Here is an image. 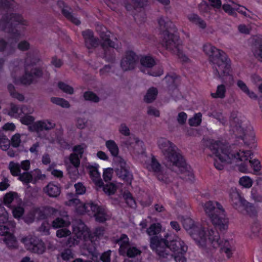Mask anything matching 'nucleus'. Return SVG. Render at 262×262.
I'll return each mask as SVG.
<instances>
[{
  "instance_id": "obj_1",
  "label": "nucleus",
  "mask_w": 262,
  "mask_h": 262,
  "mask_svg": "<svg viewBox=\"0 0 262 262\" xmlns=\"http://www.w3.org/2000/svg\"><path fill=\"white\" fill-rule=\"evenodd\" d=\"M158 145L163 156V164L165 166L178 174H184L181 177L182 179L192 180L193 174L177 147L164 138L158 140Z\"/></svg>"
},
{
  "instance_id": "obj_2",
  "label": "nucleus",
  "mask_w": 262,
  "mask_h": 262,
  "mask_svg": "<svg viewBox=\"0 0 262 262\" xmlns=\"http://www.w3.org/2000/svg\"><path fill=\"white\" fill-rule=\"evenodd\" d=\"M21 24L27 25L21 15L16 13H8L3 15L0 20V29L10 34L9 41L0 39V52L7 55L13 54L16 50V42L21 37L19 31L15 28V25Z\"/></svg>"
},
{
  "instance_id": "obj_3",
  "label": "nucleus",
  "mask_w": 262,
  "mask_h": 262,
  "mask_svg": "<svg viewBox=\"0 0 262 262\" xmlns=\"http://www.w3.org/2000/svg\"><path fill=\"white\" fill-rule=\"evenodd\" d=\"M209 148L216 158L214 159V165L218 170L223 169L226 164L232 163L233 161H246L251 155L249 150L240 149L238 151L231 152L227 146L220 141L214 140L210 142Z\"/></svg>"
},
{
  "instance_id": "obj_4",
  "label": "nucleus",
  "mask_w": 262,
  "mask_h": 262,
  "mask_svg": "<svg viewBox=\"0 0 262 262\" xmlns=\"http://www.w3.org/2000/svg\"><path fill=\"white\" fill-rule=\"evenodd\" d=\"M167 235L164 241L159 244V241L152 239L151 249L158 256L161 261L166 262L172 259L174 255L185 253L187 251V246L180 238L173 239H168Z\"/></svg>"
},
{
  "instance_id": "obj_5",
  "label": "nucleus",
  "mask_w": 262,
  "mask_h": 262,
  "mask_svg": "<svg viewBox=\"0 0 262 262\" xmlns=\"http://www.w3.org/2000/svg\"><path fill=\"white\" fill-rule=\"evenodd\" d=\"M203 51L209 56L213 73L215 77L222 79L224 76L229 75L231 68L230 60L224 51L209 43L203 46Z\"/></svg>"
},
{
  "instance_id": "obj_6",
  "label": "nucleus",
  "mask_w": 262,
  "mask_h": 262,
  "mask_svg": "<svg viewBox=\"0 0 262 262\" xmlns=\"http://www.w3.org/2000/svg\"><path fill=\"white\" fill-rule=\"evenodd\" d=\"M203 207L206 215L217 229L220 231L228 229V220L224 209L219 203L209 201L204 204Z\"/></svg>"
},
{
  "instance_id": "obj_7",
  "label": "nucleus",
  "mask_w": 262,
  "mask_h": 262,
  "mask_svg": "<svg viewBox=\"0 0 262 262\" xmlns=\"http://www.w3.org/2000/svg\"><path fill=\"white\" fill-rule=\"evenodd\" d=\"M246 120L237 112H232L230 119V125L233 133L241 138L244 144L249 146L254 143V134L252 127L247 126Z\"/></svg>"
},
{
  "instance_id": "obj_8",
  "label": "nucleus",
  "mask_w": 262,
  "mask_h": 262,
  "mask_svg": "<svg viewBox=\"0 0 262 262\" xmlns=\"http://www.w3.org/2000/svg\"><path fill=\"white\" fill-rule=\"evenodd\" d=\"M194 227H198L197 230H194L192 233H188L193 239L202 247L210 245L216 248L221 245L220 237L218 232L210 229L208 231L207 235L204 230V227L200 223H196Z\"/></svg>"
},
{
  "instance_id": "obj_9",
  "label": "nucleus",
  "mask_w": 262,
  "mask_h": 262,
  "mask_svg": "<svg viewBox=\"0 0 262 262\" xmlns=\"http://www.w3.org/2000/svg\"><path fill=\"white\" fill-rule=\"evenodd\" d=\"M119 245V253L120 255L129 258H133L140 255L141 251L130 244L127 236L122 234L115 241Z\"/></svg>"
},
{
  "instance_id": "obj_10",
  "label": "nucleus",
  "mask_w": 262,
  "mask_h": 262,
  "mask_svg": "<svg viewBox=\"0 0 262 262\" xmlns=\"http://www.w3.org/2000/svg\"><path fill=\"white\" fill-rule=\"evenodd\" d=\"M170 31H163L162 33V45L167 50L173 53L177 54L180 51L181 41L179 37Z\"/></svg>"
},
{
  "instance_id": "obj_11",
  "label": "nucleus",
  "mask_w": 262,
  "mask_h": 262,
  "mask_svg": "<svg viewBox=\"0 0 262 262\" xmlns=\"http://www.w3.org/2000/svg\"><path fill=\"white\" fill-rule=\"evenodd\" d=\"M145 1H127L125 6L127 11H132L135 21L142 23L146 19L143 7Z\"/></svg>"
},
{
  "instance_id": "obj_12",
  "label": "nucleus",
  "mask_w": 262,
  "mask_h": 262,
  "mask_svg": "<svg viewBox=\"0 0 262 262\" xmlns=\"http://www.w3.org/2000/svg\"><path fill=\"white\" fill-rule=\"evenodd\" d=\"M43 75L42 69L36 66L25 67V74L20 78V82L25 85H29Z\"/></svg>"
},
{
  "instance_id": "obj_13",
  "label": "nucleus",
  "mask_w": 262,
  "mask_h": 262,
  "mask_svg": "<svg viewBox=\"0 0 262 262\" xmlns=\"http://www.w3.org/2000/svg\"><path fill=\"white\" fill-rule=\"evenodd\" d=\"M115 162L117 164L115 170L117 175L127 183L131 184L133 176L129 171V167L126 166L125 161L121 157H117Z\"/></svg>"
},
{
  "instance_id": "obj_14",
  "label": "nucleus",
  "mask_w": 262,
  "mask_h": 262,
  "mask_svg": "<svg viewBox=\"0 0 262 262\" xmlns=\"http://www.w3.org/2000/svg\"><path fill=\"white\" fill-rule=\"evenodd\" d=\"M21 242L25 244L26 249L32 252L41 254L45 251L43 242L36 237H26L22 238Z\"/></svg>"
},
{
  "instance_id": "obj_15",
  "label": "nucleus",
  "mask_w": 262,
  "mask_h": 262,
  "mask_svg": "<svg viewBox=\"0 0 262 262\" xmlns=\"http://www.w3.org/2000/svg\"><path fill=\"white\" fill-rule=\"evenodd\" d=\"M83 208L86 212L92 211L97 221L102 223L106 221V212L103 207L91 202L85 204Z\"/></svg>"
},
{
  "instance_id": "obj_16",
  "label": "nucleus",
  "mask_w": 262,
  "mask_h": 262,
  "mask_svg": "<svg viewBox=\"0 0 262 262\" xmlns=\"http://www.w3.org/2000/svg\"><path fill=\"white\" fill-rule=\"evenodd\" d=\"M139 61V57L132 51L126 52L121 61V67L124 71L133 70Z\"/></svg>"
},
{
  "instance_id": "obj_17",
  "label": "nucleus",
  "mask_w": 262,
  "mask_h": 262,
  "mask_svg": "<svg viewBox=\"0 0 262 262\" xmlns=\"http://www.w3.org/2000/svg\"><path fill=\"white\" fill-rule=\"evenodd\" d=\"M161 226L159 223H154L147 229V233L150 236V247L151 249V245L152 239H156L159 241V244H161V241H164L166 237L168 235H165L163 237L161 234Z\"/></svg>"
},
{
  "instance_id": "obj_18",
  "label": "nucleus",
  "mask_w": 262,
  "mask_h": 262,
  "mask_svg": "<svg viewBox=\"0 0 262 262\" xmlns=\"http://www.w3.org/2000/svg\"><path fill=\"white\" fill-rule=\"evenodd\" d=\"M85 47L91 49L98 47L100 43L99 39L95 37L94 33L90 30H86L82 32Z\"/></svg>"
},
{
  "instance_id": "obj_19",
  "label": "nucleus",
  "mask_w": 262,
  "mask_h": 262,
  "mask_svg": "<svg viewBox=\"0 0 262 262\" xmlns=\"http://www.w3.org/2000/svg\"><path fill=\"white\" fill-rule=\"evenodd\" d=\"M55 125V123L52 121L46 120L34 122L31 125L29 126V128L31 131L39 132L43 130H51L54 128Z\"/></svg>"
},
{
  "instance_id": "obj_20",
  "label": "nucleus",
  "mask_w": 262,
  "mask_h": 262,
  "mask_svg": "<svg viewBox=\"0 0 262 262\" xmlns=\"http://www.w3.org/2000/svg\"><path fill=\"white\" fill-rule=\"evenodd\" d=\"M230 196L233 207L241 212H243V206L246 205L247 201L241 196L235 190H232L230 193Z\"/></svg>"
},
{
  "instance_id": "obj_21",
  "label": "nucleus",
  "mask_w": 262,
  "mask_h": 262,
  "mask_svg": "<svg viewBox=\"0 0 262 262\" xmlns=\"http://www.w3.org/2000/svg\"><path fill=\"white\" fill-rule=\"evenodd\" d=\"M85 225L83 223H80L78 226L73 227V231L75 236L73 237H70L67 241V244L70 246L77 245L79 243V239H81L84 236L83 234L85 232Z\"/></svg>"
},
{
  "instance_id": "obj_22",
  "label": "nucleus",
  "mask_w": 262,
  "mask_h": 262,
  "mask_svg": "<svg viewBox=\"0 0 262 262\" xmlns=\"http://www.w3.org/2000/svg\"><path fill=\"white\" fill-rule=\"evenodd\" d=\"M96 30L98 32L100 37L102 40L103 42L101 43H105L108 45L110 47L114 48H118V45L112 41L110 37V32H109L106 27L102 25H98L96 27Z\"/></svg>"
},
{
  "instance_id": "obj_23",
  "label": "nucleus",
  "mask_w": 262,
  "mask_h": 262,
  "mask_svg": "<svg viewBox=\"0 0 262 262\" xmlns=\"http://www.w3.org/2000/svg\"><path fill=\"white\" fill-rule=\"evenodd\" d=\"M125 143L128 148L133 149L138 153H142L145 150L143 142L137 137H130Z\"/></svg>"
},
{
  "instance_id": "obj_24",
  "label": "nucleus",
  "mask_w": 262,
  "mask_h": 262,
  "mask_svg": "<svg viewBox=\"0 0 262 262\" xmlns=\"http://www.w3.org/2000/svg\"><path fill=\"white\" fill-rule=\"evenodd\" d=\"M58 5L61 8L62 13L68 20L76 25L80 24L79 20L72 15L71 8L68 6L66 5L63 1H58Z\"/></svg>"
},
{
  "instance_id": "obj_25",
  "label": "nucleus",
  "mask_w": 262,
  "mask_h": 262,
  "mask_svg": "<svg viewBox=\"0 0 262 262\" xmlns=\"http://www.w3.org/2000/svg\"><path fill=\"white\" fill-rule=\"evenodd\" d=\"M10 223L7 224H0V235L6 236L5 242L7 244L13 245L16 239L12 234L11 233V230L9 227Z\"/></svg>"
},
{
  "instance_id": "obj_26",
  "label": "nucleus",
  "mask_w": 262,
  "mask_h": 262,
  "mask_svg": "<svg viewBox=\"0 0 262 262\" xmlns=\"http://www.w3.org/2000/svg\"><path fill=\"white\" fill-rule=\"evenodd\" d=\"M69 216L67 212L62 211L60 212V216L57 217L52 222V226L55 228L68 226L70 225Z\"/></svg>"
},
{
  "instance_id": "obj_27",
  "label": "nucleus",
  "mask_w": 262,
  "mask_h": 262,
  "mask_svg": "<svg viewBox=\"0 0 262 262\" xmlns=\"http://www.w3.org/2000/svg\"><path fill=\"white\" fill-rule=\"evenodd\" d=\"M164 81L166 83V87L168 91H172L175 90L179 83V77L175 74H171L167 75Z\"/></svg>"
},
{
  "instance_id": "obj_28",
  "label": "nucleus",
  "mask_w": 262,
  "mask_h": 262,
  "mask_svg": "<svg viewBox=\"0 0 262 262\" xmlns=\"http://www.w3.org/2000/svg\"><path fill=\"white\" fill-rule=\"evenodd\" d=\"M98 165L96 164L94 165H89L86 166L91 178L98 186L101 187L103 183L100 179V174L98 171Z\"/></svg>"
},
{
  "instance_id": "obj_29",
  "label": "nucleus",
  "mask_w": 262,
  "mask_h": 262,
  "mask_svg": "<svg viewBox=\"0 0 262 262\" xmlns=\"http://www.w3.org/2000/svg\"><path fill=\"white\" fill-rule=\"evenodd\" d=\"M158 24L160 29L163 30V32L167 30L170 31V32H176L177 31L176 28L172 22L167 18L160 17L158 19Z\"/></svg>"
},
{
  "instance_id": "obj_30",
  "label": "nucleus",
  "mask_w": 262,
  "mask_h": 262,
  "mask_svg": "<svg viewBox=\"0 0 262 262\" xmlns=\"http://www.w3.org/2000/svg\"><path fill=\"white\" fill-rule=\"evenodd\" d=\"M101 46L104 52L103 58L109 62H114L115 58L114 48L105 43H101Z\"/></svg>"
},
{
  "instance_id": "obj_31",
  "label": "nucleus",
  "mask_w": 262,
  "mask_h": 262,
  "mask_svg": "<svg viewBox=\"0 0 262 262\" xmlns=\"http://www.w3.org/2000/svg\"><path fill=\"white\" fill-rule=\"evenodd\" d=\"M44 191L50 197L56 198L58 196L60 193V188L57 185L53 183H50L44 188Z\"/></svg>"
},
{
  "instance_id": "obj_32",
  "label": "nucleus",
  "mask_w": 262,
  "mask_h": 262,
  "mask_svg": "<svg viewBox=\"0 0 262 262\" xmlns=\"http://www.w3.org/2000/svg\"><path fill=\"white\" fill-rule=\"evenodd\" d=\"M221 1H202L199 5V8L202 11H207L210 8H220Z\"/></svg>"
},
{
  "instance_id": "obj_33",
  "label": "nucleus",
  "mask_w": 262,
  "mask_h": 262,
  "mask_svg": "<svg viewBox=\"0 0 262 262\" xmlns=\"http://www.w3.org/2000/svg\"><path fill=\"white\" fill-rule=\"evenodd\" d=\"M252 52L254 57L262 62V40L255 42L252 47Z\"/></svg>"
},
{
  "instance_id": "obj_34",
  "label": "nucleus",
  "mask_w": 262,
  "mask_h": 262,
  "mask_svg": "<svg viewBox=\"0 0 262 262\" xmlns=\"http://www.w3.org/2000/svg\"><path fill=\"white\" fill-rule=\"evenodd\" d=\"M39 61V58L34 52H29L27 54L25 59V67L34 66Z\"/></svg>"
},
{
  "instance_id": "obj_35",
  "label": "nucleus",
  "mask_w": 262,
  "mask_h": 262,
  "mask_svg": "<svg viewBox=\"0 0 262 262\" xmlns=\"http://www.w3.org/2000/svg\"><path fill=\"white\" fill-rule=\"evenodd\" d=\"M188 18L191 22L198 26L201 29H204L206 27V24L205 21L196 14H190L188 16Z\"/></svg>"
},
{
  "instance_id": "obj_36",
  "label": "nucleus",
  "mask_w": 262,
  "mask_h": 262,
  "mask_svg": "<svg viewBox=\"0 0 262 262\" xmlns=\"http://www.w3.org/2000/svg\"><path fill=\"white\" fill-rule=\"evenodd\" d=\"M237 85L243 92L247 94L250 98L252 99L257 98V96L255 93L252 91H250L246 83L242 80H238L237 81Z\"/></svg>"
},
{
  "instance_id": "obj_37",
  "label": "nucleus",
  "mask_w": 262,
  "mask_h": 262,
  "mask_svg": "<svg viewBox=\"0 0 262 262\" xmlns=\"http://www.w3.org/2000/svg\"><path fill=\"white\" fill-rule=\"evenodd\" d=\"M157 95L158 90L157 88L151 87L148 90L144 100L146 103H151L156 99Z\"/></svg>"
},
{
  "instance_id": "obj_38",
  "label": "nucleus",
  "mask_w": 262,
  "mask_h": 262,
  "mask_svg": "<svg viewBox=\"0 0 262 262\" xmlns=\"http://www.w3.org/2000/svg\"><path fill=\"white\" fill-rule=\"evenodd\" d=\"M105 145L111 152L112 155L115 157V159L117 157H119L117 156L119 152L118 147L114 141L112 140L107 141L105 142Z\"/></svg>"
},
{
  "instance_id": "obj_39",
  "label": "nucleus",
  "mask_w": 262,
  "mask_h": 262,
  "mask_svg": "<svg viewBox=\"0 0 262 262\" xmlns=\"http://www.w3.org/2000/svg\"><path fill=\"white\" fill-rule=\"evenodd\" d=\"M183 225L184 228L188 233H192L194 230H197L198 229V227H194L196 225V223H194V222L190 218L184 219L183 221Z\"/></svg>"
},
{
  "instance_id": "obj_40",
  "label": "nucleus",
  "mask_w": 262,
  "mask_h": 262,
  "mask_svg": "<svg viewBox=\"0 0 262 262\" xmlns=\"http://www.w3.org/2000/svg\"><path fill=\"white\" fill-rule=\"evenodd\" d=\"M240 6L236 5L234 3H233L232 5L228 4H224L223 6V9L224 10L231 15H234L236 14L235 11H237L239 12H242V11L239 10Z\"/></svg>"
},
{
  "instance_id": "obj_41",
  "label": "nucleus",
  "mask_w": 262,
  "mask_h": 262,
  "mask_svg": "<svg viewBox=\"0 0 262 262\" xmlns=\"http://www.w3.org/2000/svg\"><path fill=\"white\" fill-rule=\"evenodd\" d=\"M226 92V86L224 84L219 85L215 93H211V96L214 98L223 99L225 97Z\"/></svg>"
},
{
  "instance_id": "obj_42",
  "label": "nucleus",
  "mask_w": 262,
  "mask_h": 262,
  "mask_svg": "<svg viewBox=\"0 0 262 262\" xmlns=\"http://www.w3.org/2000/svg\"><path fill=\"white\" fill-rule=\"evenodd\" d=\"M140 62L142 66L148 68H151L156 64L155 59L150 56L142 57L140 59Z\"/></svg>"
},
{
  "instance_id": "obj_43",
  "label": "nucleus",
  "mask_w": 262,
  "mask_h": 262,
  "mask_svg": "<svg viewBox=\"0 0 262 262\" xmlns=\"http://www.w3.org/2000/svg\"><path fill=\"white\" fill-rule=\"evenodd\" d=\"M21 107H19L18 106L14 104H11L10 105V110L8 113V115L10 116L13 117L15 118H19L22 115L21 113Z\"/></svg>"
},
{
  "instance_id": "obj_44",
  "label": "nucleus",
  "mask_w": 262,
  "mask_h": 262,
  "mask_svg": "<svg viewBox=\"0 0 262 262\" xmlns=\"http://www.w3.org/2000/svg\"><path fill=\"white\" fill-rule=\"evenodd\" d=\"M83 98L85 101H89L95 103L99 102V97L92 91H86L83 94Z\"/></svg>"
},
{
  "instance_id": "obj_45",
  "label": "nucleus",
  "mask_w": 262,
  "mask_h": 262,
  "mask_svg": "<svg viewBox=\"0 0 262 262\" xmlns=\"http://www.w3.org/2000/svg\"><path fill=\"white\" fill-rule=\"evenodd\" d=\"M147 168L150 171L155 173H159L161 171V165L154 158H152L150 163L147 166Z\"/></svg>"
},
{
  "instance_id": "obj_46",
  "label": "nucleus",
  "mask_w": 262,
  "mask_h": 262,
  "mask_svg": "<svg viewBox=\"0 0 262 262\" xmlns=\"http://www.w3.org/2000/svg\"><path fill=\"white\" fill-rule=\"evenodd\" d=\"M51 101L52 103L64 108H69L70 106L69 102L63 98L52 97L51 99Z\"/></svg>"
},
{
  "instance_id": "obj_47",
  "label": "nucleus",
  "mask_w": 262,
  "mask_h": 262,
  "mask_svg": "<svg viewBox=\"0 0 262 262\" xmlns=\"http://www.w3.org/2000/svg\"><path fill=\"white\" fill-rule=\"evenodd\" d=\"M8 89L10 94V95L12 97L16 98L19 101H21L24 100V96L22 94L17 93L15 91L14 85H12V84H9L8 85Z\"/></svg>"
},
{
  "instance_id": "obj_48",
  "label": "nucleus",
  "mask_w": 262,
  "mask_h": 262,
  "mask_svg": "<svg viewBox=\"0 0 262 262\" xmlns=\"http://www.w3.org/2000/svg\"><path fill=\"white\" fill-rule=\"evenodd\" d=\"M242 213H247L250 216H253L256 214V211L255 207L247 201L246 205H244V207L243 206V212Z\"/></svg>"
},
{
  "instance_id": "obj_49",
  "label": "nucleus",
  "mask_w": 262,
  "mask_h": 262,
  "mask_svg": "<svg viewBox=\"0 0 262 262\" xmlns=\"http://www.w3.org/2000/svg\"><path fill=\"white\" fill-rule=\"evenodd\" d=\"M251 197L256 202H262V190L253 188L251 190Z\"/></svg>"
},
{
  "instance_id": "obj_50",
  "label": "nucleus",
  "mask_w": 262,
  "mask_h": 262,
  "mask_svg": "<svg viewBox=\"0 0 262 262\" xmlns=\"http://www.w3.org/2000/svg\"><path fill=\"white\" fill-rule=\"evenodd\" d=\"M9 167L13 176H19L20 174V166L19 164L11 162L9 164Z\"/></svg>"
},
{
  "instance_id": "obj_51",
  "label": "nucleus",
  "mask_w": 262,
  "mask_h": 262,
  "mask_svg": "<svg viewBox=\"0 0 262 262\" xmlns=\"http://www.w3.org/2000/svg\"><path fill=\"white\" fill-rule=\"evenodd\" d=\"M10 145V140L6 136L0 135V147L3 150H7L9 149Z\"/></svg>"
},
{
  "instance_id": "obj_52",
  "label": "nucleus",
  "mask_w": 262,
  "mask_h": 262,
  "mask_svg": "<svg viewBox=\"0 0 262 262\" xmlns=\"http://www.w3.org/2000/svg\"><path fill=\"white\" fill-rule=\"evenodd\" d=\"M8 222V213L5 208L0 205V224H7Z\"/></svg>"
},
{
  "instance_id": "obj_53",
  "label": "nucleus",
  "mask_w": 262,
  "mask_h": 262,
  "mask_svg": "<svg viewBox=\"0 0 262 262\" xmlns=\"http://www.w3.org/2000/svg\"><path fill=\"white\" fill-rule=\"evenodd\" d=\"M201 117L202 115L201 113L196 114L194 117L189 119L188 122L190 126H196L199 125L201 123Z\"/></svg>"
},
{
  "instance_id": "obj_54",
  "label": "nucleus",
  "mask_w": 262,
  "mask_h": 262,
  "mask_svg": "<svg viewBox=\"0 0 262 262\" xmlns=\"http://www.w3.org/2000/svg\"><path fill=\"white\" fill-rule=\"evenodd\" d=\"M102 186H103V189L104 192L108 195L114 194L116 191V186L112 183L106 184L105 185H103Z\"/></svg>"
},
{
  "instance_id": "obj_55",
  "label": "nucleus",
  "mask_w": 262,
  "mask_h": 262,
  "mask_svg": "<svg viewBox=\"0 0 262 262\" xmlns=\"http://www.w3.org/2000/svg\"><path fill=\"white\" fill-rule=\"evenodd\" d=\"M18 179L22 181L23 183L28 184L32 183V178L31 176V172H25L20 173Z\"/></svg>"
},
{
  "instance_id": "obj_56",
  "label": "nucleus",
  "mask_w": 262,
  "mask_h": 262,
  "mask_svg": "<svg viewBox=\"0 0 262 262\" xmlns=\"http://www.w3.org/2000/svg\"><path fill=\"white\" fill-rule=\"evenodd\" d=\"M58 88L64 93L69 94H73L74 93L73 88L63 82H59L58 84Z\"/></svg>"
},
{
  "instance_id": "obj_57",
  "label": "nucleus",
  "mask_w": 262,
  "mask_h": 262,
  "mask_svg": "<svg viewBox=\"0 0 262 262\" xmlns=\"http://www.w3.org/2000/svg\"><path fill=\"white\" fill-rule=\"evenodd\" d=\"M60 256L63 260L68 261L73 258L74 254L71 249L67 248L61 252Z\"/></svg>"
},
{
  "instance_id": "obj_58",
  "label": "nucleus",
  "mask_w": 262,
  "mask_h": 262,
  "mask_svg": "<svg viewBox=\"0 0 262 262\" xmlns=\"http://www.w3.org/2000/svg\"><path fill=\"white\" fill-rule=\"evenodd\" d=\"M77 168L69 166L68 168L69 177L73 181L76 180L79 176Z\"/></svg>"
},
{
  "instance_id": "obj_59",
  "label": "nucleus",
  "mask_w": 262,
  "mask_h": 262,
  "mask_svg": "<svg viewBox=\"0 0 262 262\" xmlns=\"http://www.w3.org/2000/svg\"><path fill=\"white\" fill-rule=\"evenodd\" d=\"M35 118L30 115H24V116L20 117V121L23 124L29 125L33 124Z\"/></svg>"
},
{
  "instance_id": "obj_60",
  "label": "nucleus",
  "mask_w": 262,
  "mask_h": 262,
  "mask_svg": "<svg viewBox=\"0 0 262 262\" xmlns=\"http://www.w3.org/2000/svg\"><path fill=\"white\" fill-rule=\"evenodd\" d=\"M31 176L33 183H35L38 180H43L45 178V175L42 174L39 169H35L33 171H31Z\"/></svg>"
},
{
  "instance_id": "obj_61",
  "label": "nucleus",
  "mask_w": 262,
  "mask_h": 262,
  "mask_svg": "<svg viewBox=\"0 0 262 262\" xmlns=\"http://www.w3.org/2000/svg\"><path fill=\"white\" fill-rule=\"evenodd\" d=\"M80 158L77 154H72L70 156V161L74 167H78L80 164Z\"/></svg>"
},
{
  "instance_id": "obj_62",
  "label": "nucleus",
  "mask_w": 262,
  "mask_h": 262,
  "mask_svg": "<svg viewBox=\"0 0 262 262\" xmlns=\"http://www.w3.org/2000/svg\"><path fill=\"white\" fill-rule=\"evenodd\" d=\"M239 184L246 188H250L252 185L251 179L247 176L243 177L239 180Z\"/></svg>"
},
{
  "instance_id": "obj_63",
  "label": "nucleus",
  "mask_w": 262,
  "mask_h": 262,
  "mask_svg": "<svg viewBox=\"0 0 262 262\" xmlns=\"http://www.w3.org/2000/svg\"><path fill=\"white\" fill-rule=\"evenodd\" d=\"M11 1H0V10H9L14 8Z\"/></svg>"
},
{
  "instance_id": "obj_64",
  "label": "nucleus",
  "mask_w": 262,
  "mask_h": 262,
  "mask_svg": "<svg viewBox=\"0 0 262 262\" xmlns=\"http://www.w3.org/2000/svg\"><path fill=\"white\" fill-rule=\"evenodd\" d=\"M249 151L251 152V155L248 158V159L246 161H247L249 158H250L249 163L251 164V166L253 167L254 170L256 172H258L260 169V162L258 160L256 159L253 160H251L252 159L251 156L253 155V154L250 150Z\"/></svg>"
}]
</instances>
